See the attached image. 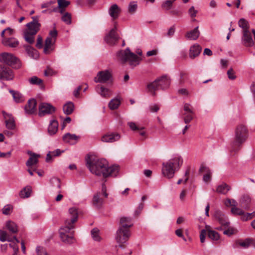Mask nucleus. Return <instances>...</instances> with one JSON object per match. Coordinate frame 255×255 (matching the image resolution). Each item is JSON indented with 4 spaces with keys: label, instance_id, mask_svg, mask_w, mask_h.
Listing matches in <instances>:
<instances>
[{
    "label": "nucleus",
    "instance_id": "a19ab883",
    "mask_svg": "<svg viewBox=\"0 0 255 255\" xmlns=\"http://www.w3.org/2000/svg\"><path fill=\"white\" fill-rule=\"evenodd\" d=\"M176 0H165L161 4V7L162 8L165 10H169L171 8L173 3Z\"/></svg>",
    "mask_w": 255,
    "mask_h": 255
},
{
    "label": "nucleus",
    "instance_id": "4be33fe9",
    "mask_svg": "<svg viewBox=\"0 0 255 255\" xmlns=\"http://www.w3.org/2000/svg\"><path fill=\"white\" fill-rule=\"evenodd\" d=\"M28 154L30 155V157L26 162V165L30 167V166L36 164L38 162V158L40 155L30 151H28Z\"/></svg>",
    "mask_w": 255,
    "mask_h": 255
},
{
    "label": "nucleus",
    "instance_id": "052dcab7",
    "mask_svg": "<svg viewBox=\"0 0 255 255\" xmlns=\"http://www.w3.org/2000/svg\"><path fill=\"white\" fill-rule=\"evenodd\" d=\"M57 36V31L56 30L53 29L49 32V36L47 37L51 38V39H54L55 40H56Z\"/></svg>",
    "mask_w": 255,
    "mask_h": 255
},
{
    "label": "nucleus",
    "instance_id": "4c0bfd02",
    "mask_svg": "<svg viewBox=\"0 0 255 255\" xmlns=\"http://www.w3.org/2000/svg\"><path fill=\"white\" fill-rule=\"evenodd\" d=\"M92 239L96 242H100L102 238L100 235V231L97 228H94L91 231Z\"/></svg>",
    "mask_w": 255,
    "mask_h": 255
},
{
    "label": "nucleus",
    "instance_id": "bf43d9fd",
    "mask_svg": "<svg viewBox=\"0 0 255 255\" xmlns=\"http://www.w3.org/2000/svg\"><path fill=\"white\" fill-rule=\"evenodd\" d=\"M11 209L12 207L10 205H5L2 209V213L4 215H9Z\"/></svg>",
    "mask_w": 255,
    "mask_h": 255
},
{
    "label": "nucleus",
    "instance_id": "a878e982",
    "mask_svg": "<svg viewBox=\"0 0 255 255\" xmlns=\"http://www.w3.org/2000/svg\"><path fill=\"white\" fill-rule=\"evenodd\" d=\"M200 31L198 30V26L195 27L193 30L186 33L185 37L187 39L195 40L199 36Z\"/></svg>",
    "mask_w": 255,
    "mask_h": 255
},
{
    "label": "nucleus",
    "instance_id": "c85d7f7f",
    "mask_svg": "<svg viewBox=\"0 0 255 255\" xmlns=\"http://www.w3.org/2000/svg\"><path fill=\"white\" fill-rule=\"evenodd\" d=\"M24 47L27 54L30 57L33 59L38 58L39 55L37 51L35 49L29 45H24Z\"/></svg>",
    "mask_w": 255,
    "mask_h": 255
},
{
    "label": "nucleus",
    "instance_id": "473e14b6",
    "mask_svg": "<svg viewBox=\"0 0 255 255\" xmlns=\"http://www.w3.org/2000/svg\"><path fill=\"white\" fill-rule=\"evenodd\" d=\"M121 99L119 97L115 98L110 101L109 107L111 110L117 109L121 104Z\"/></svg>",
    "mask_w": 255,
    "mask_h": 255
},
{
    "label": "nucleus",
    "instance_id": "f03ea898",
    "mask_svg": "<svg viewBox=\"0 0 255 255\" xmlns=\"http://www.w3.org/2000/svg\"><path fill=\"white\" fill-rule=\"evenodd\" d=\"M70 217L67 218L65 221V225L59 230V234L61 240L65 243L68 244H73L75 240L73 236L74 231H70L74 228V224L78 219V211L75 207L69 209Z\"/></svg>",
    "mask_w": 255,
    "mask_h": 255
},
{
    "label": "nucleus",
    "instance_id": "09e8293b",
    "mask_svg": "<svg viewBox=\"0 0 255 255\" xmlns=\"http://www.w3.org/2000/svg\"><path fill=\"white\" fill-rule=\"evenodd\" d=\"M7 234L6 232L0 230V241L1 242H5L6 241L8 242H12V240L11 239L7 238Z\"/></svg>",
    "mask_w": 255,
    "mask_h": 255
},
{
    "label": "nucleus",
    "instance_id": "b1692460",
    "mask_svg": "<svg viewBox=\"0 0 255 255\" xmlns=\"http://www.w3.org/2000/svg\"><path fill=\"white\" fill-rule=\"evenodd\" d=\"M121 10L117 4H113L109 9V13L113 19H117L119 15Z\"/></svg>",
    "mask_w": 255,
    "mask_h": 255
},
{
    "label": "nucleus",
    "instance_id": "a211bd4d",
    "mask_svg": "<svg viewBox=\"0 0 255 255\" xmlns=\"http://www.w3.org/2000/svg\"><path fill=\"white\" fill-rule=\"evenodd\" d=\"M56 40L51 38L47 37L45 41L43 52L46 54H49L54 50V45Z\"/></svg>",
    "mask_w": 255,
    "mask_h": 255
},
{
    "label": "nucleus",
    "instance_id": "603ef678",
    "mask_svg": "<svg viewBox=\"0 0 255 255\" xmlns=\"http://www.w3.org/2000/svg\"><path fill=\"white\" fill-rule=\"evenodd\" d=\"M58 8H65L68 6L70 2L67 0H58Z\"/></svg>",
    "mask_w": 255,
    "mask_h": 255
},
{
    "label": "nucleus",
    "instance_id": "13d9d810",
    "mask_svg": "<svg viewBox=\"0 0 255 255\" xmlns=\"http://www.w3.org/2000/svg\"><path fill=\"white\" fill-rule=\"evenodd\" d=\"M183 110L184 113H194L192 107L187 103L184 104Z\"/></svg>",
    "mask_w": 255,
    "mask_h": 255
},
{
    "label": "nucleus",
    "instance_id": "8fccbe9b",
    "mask_svg": "<svg viewBox=\"0 0 255 255\" xmlns=\"http://www.w3.org/2000/svg\"><path fill=\"white\" fill-rule=\"evenodd\" d=\"M62 20L67 24L71 23V15L68 12L65 13L62 17Z\"/></svg>",
    "mask_w": 255,
    "mask_h": 255
},
{
    "label": "nucleus",
    "instance_id": "c9c22d12",
    "mask_svg": "<svg viewBox=\"0 0 255 255\" xmlns=\"http://www.w3.org/2000/svg\"><path fill=\"white\" fill-rule=\"evenodd\" d=\"M6 228L11 233L14 234L18 231L17 226L16 224L11 221H8L6 223Z\"/></svg>",
    "mask_w": 255,
    "mask_h": 255
},
{
    "label": "nucleus",
    "instance_id": "2f4dec72",
    "mask_svg": "<svg viewBox=\"0 0 255 255\" xmlns=\"http://www.w3.org/2000/svg\"><path fill=\"white\" fill-rule=\"evenodd\" d=\"M237 246H240L244 249H248L251 246V238H247L245 240H240L236 242Z\"/></svg>",
    "mask_w": 255,
    "mask_h": 255
},
{
    "label": "nucleus",
    "instance_id": "393cba45",
    "mask_svg": "<svg viewBox=\"0 0 255 255\" xmlns=\"http://www.w3.org/2000/svg\"><path fill=\"white\" fill-rule=\"evenodd\" d=\"M200 171L201 172H205V174L203 176V180L205 182H208L211 179L212 172L209 168L205 166L202 165L200 168Z\"/></svg>",
    "mask_w": 255,
    "mask_h": 255
},
{
    "label": "nucleus",
    "instance_id": "f704fd0d",
    "mask_svg": "<svg viewBox=\"0 0 255 255\" xmlns=\"http://www.w3.org/2000/svg\"><path fill=\"white\" fill-rule=\"evenodd\" d=\"M231 189V187L225 183H223L219 185L216 189V191L220 194H226Z\"/></svg>",
    "mask_w": 255,
    "mask_h": 255
},
{
    "label": "nucleus",
    "instance_id": "2eb2a0df",
    "mask_svg": "<svg viewBox=\"0 0 255 255\" xmlns=\"http://www.w3.org/2000/svg\"><path fill=\"white\" fill-rule=\"evenodd\" d=\"M95 90L103 98H108L112 95V91L110 89L105 88L102 85H97Z\"/></svg>",
    "mask_w": 255,
    "mask_h": 255
},
{
    "label": "nucleus",
    "instance_id": "dca6fc26",
    "mask_svg": "<svg viewBox=\"0 0 255 255\" xmlns=\"http://www.w3.org/2000/svg\"><path fill=\"white\" fill-rule=\"evenodd\" d=\"M242 41L243 44L246 47H251L254 45L252 35L249 30H246L243 32Z\"/></svg>",
    "mask_w": 255,
    "mask_h": 255
},
{
    "label": "nucleus",
    "instance_id": "cd10ccee",
    "mask_svg": "<svg viewBox=\"0 0 255 255\" xmlns=\"http://www.w3.org/2000/svg\"><path fill=\"white\" fill-rule=\"evenodd\" d=\"M58 123L56 120H51L48 128V131L50 135L54 134L57 131Z\"/></svg>",
    "mask_w": 255,
    "mask_h": 255
},
{
    "label": "nucleus",
    "instance_id": "9b49d317",
    "mask_svg": "<svg viewBox=\"0 0 255 255\" xmlns=\"http://www.w3.org/2000/svg\"><path fill=\"white\" fill-rule=\"evenodd\" d=\"M55 111V108L51 104L46 103H42L39 106V116L42 117L46 115L53 114Z\"/></svg>",
    "mask_w": 255,
    "mask_h": 255
},
{
    "label": "nucleus",
    "instance_id": "20e7f679",
    "mask_svg": "<svg viewBox=\"0 0 255 255\" xmlns=\"http://www.w3.org/2000/svg\"><path fill=\"white\" fill-rule=\"evenodd\" d=\"M119 59L123 63L128 62L132 68L138 65L141 59L133 53L128 48L125 50H121L117 53Z\"/></svg>",
    "mask_w": 255,
    "mask_h": 255
},
{
    "label": "nucleus",
    "instance_id": "aec40b11",
    "mask_svg": "<svg viewBox=\"0 0 255 255\" xmlns=\"http://www.w3.org/2000/svg\"><path fill=\"white\" fill-rule=\"evenodd\" d=\"M202 50V47L198 44L191 46L189 49V56L191 59H194L198 56Z\"/></svg>",
    "mask_w": 255,
    "mask_h": 255
},
{
    "label": "nucleus",
    "instance_id": "f257e3e1",
    "mask_svg": "<svg viewBox=\"0 0 255 255\" xmlns=\"http://www.w3.org/2000/svg\"><path fill=\"white\" fill-rule=\"evenodd\" d=\"M86 165L90 172L97 176L107 177L109 176L115 177L117 175L119 168L118 166L109 167L108 162L104 159H97L93 156H89L86 159Z\"/></svg>",
    "mask_w": 255,
    "mask_h": 255
},
{
    "label": "nucleus",
    "instance_id": "ea45409f",
    "mask_svg": "<svg viewBox=\"0 0 255 255\" xmlns=\"http://www.w3.org/2000/svg\"><path fill=\"white\" fill-rule=\"evenodd\" d=\"M31 189L30 187H26L23 188L20 192L19 195L21 198H28L30 196Z\"/></svg>",
    "mask_w": 255,
    "mask_h": 255
},
{
    "label": "nucleus",
    "instance_id": "423d86ee",
    "mask_svg": "<svg viewBox=\"0 0 255 255\" xmlns=\"http://www.w3.org/2000/svg\"><path fill=\"white\" fill-rule=\"evenodd\" d=\"M170 85V79L166 75L162 76L156 79L153 82L147 85L149 91L153 95H155V92L158 89L165 90L169 87Z\"/></svg>",
    "mask_w": 255,
    "mask_h": 255
},
{
    "label": "nucleus",
    "instance_id": "f3484780",
    "mask_svg": "<svg viewBox=\"0 0 255 255\" xmlns=\"http://www.w3.org/2000/svg\"><path fill=\"white\" fill-rule=\"evenodd\" d=\"M2 44L11 48H16L19 45L18 40L14 37L3 38L1 40Z\"/></svg>",
    "mask_w": 255,
    "mask_h": 255
},
{
    "label": "nucleus",
    "instance_id": "79ce46f5",
    "mask_svg": "<svg viewBox=\"0 0 255 255\" xmlns=\"http://www.w3.org/2000/svg\"><path fill=\"white\" fill-rule=\"evenodd\" d=\"M28 81L31 85H40L43 82V81L41 79H39L36 76H33L29 78Z\"/></svg>",
    "mask_w": 255,
    "mask_h": 255
},
{
    "label": "nucleus",
    "instance_id": "412c9836",
    "mask_svg": "<svg viewBox=\"0 0 255 255\" xmlns=\"http://www.w3.org/2000/svg\"><path fill=\"white\" fill-rule=\"evenodd\" d=\"M121 136L118 133H111L103 135L101 140L105 142H113L120 139Z\"/></svg>",
    "mask_w": 255,
    "mask_h": 255
},
{
    "label": "nucleus",
    "instance_id": "6e6552de",
    "mask_svg": "<svg viewBox=\"0 0 255 255\" xmlns=\"http://www.w3.org/2000/svg\"><path fill=\"white\" fill-rule=\"evenodd\" d=\"M0 62L12 66L16 69H18L21 67L19 60L12 54L8 52H3L0 54Z\"/></svg>",
    "mask_w": 255,
    "mask_h": 255
},
{
    "label": "nucleus",
    "instance_id": "0eeeda50",
    "mask_svg": "<svg viewBox=\"0 0 255 255\" xmlns=\"http://www.w3.org/2000/svg\"><path fill=\"white\" fill-rule=\"evenodd\" d=\"M130 227H131L130 225L124 224L123 226H120L117 230L115 239L117 243L119 244L120 248H123V244L128 240L130 236L129 230Z\"/></svg>",
    "mask_w": 255,
    "mask_h": 255
},
{
    "label": "nucleus",
    "instance_id": "c03bdc74",
    "mask_svg": "<svg viewBox=\"0 0 255 255\" xmlns=\"http://www.w3.org/2000/svg\"><path fill=\"white\" fill-rule=\"evenodd\" d=\"M238 24L239 26L244 29V31L248 30L249 23L248 21L246 20L245 18H241L239 21Z\"/></svg>",
    "mask_w": 255,
    "mask_h": 255
},
{
    "label": "nucleus",
    "instance_id": "ddd939ff",
    "mask_svg": "<svg viewBox=\"0 0 255 255\" xmlns=\"http://www.w3.org/2000/svg\"><path fill=\"white\" fill-rule=\"evenodd\" d=\"M13 78V72L9 68L0 67V79L3 80H11Z\"/></svg>",
    "mask_w": 255,
    "mask_h": 255
},
{
    "label": "nucleus",
    "instance_id": "72a5a7b5",
    "mask_svg": "<svg viewBox=\"0 0 255 255\" xmlns=\"http://www.w3.org/2000/svg\"><path fill=\"white\" fill-rule=\"evenodd\" d=\"M250 202L251 199L248 195L243 196L240 200V203L241 204L242 207L245 209H249Z\"/></svg>",
    "mask_w": 255,
    "mask_h": 255
},
{
    "label": "nucleus",
    "instance_id": "e433bc0d",
    "mask_svg": "<svg viewBox=\"0 0 255 255\" xmlns=\"http://www.w3.org/2000/svg\"><path fill=\"white\" fill-rule=\"evenodd\" d=\"M103 200L100 197L99 193H97L93 197V203L95 206L100 208L103 203Z\"/></svg>",
    "mask_w": 255,
    "mask_h": 255
},
{
    "label": "nucleus",
    "instance_id": "a18cd8bd",
    "mask_svg": "<svg viewBox=\"0 0 255 255\" xmlns=\"http://www.w3.org/2000/svg\"><path fill=\"white\" fill-rule=\"evenodd\" d=\"M194 113H184V121L185 124L189 123L193 118Z\"/></svg>",
    "mask_w": 255,
    "mask_h": 255
},
{
    "label": "nucleus",
    "instance_id": "39448f33",
    "mask_svg": "<svg viewBox=\"0 0 255 255\" xmlns=\"http://www.w3.org/2000/svg\"><path fill=\"white\" fill-rule=\"evenodd\" d=\"M247 128L245 126L240 125L235 130V137L232 143V150L238 151L241 144L245 141L247 137Z\"/></svg>",
    "mask_w": 255,
    "mask_h": 255
},
{
    "label": "nucleus",
    "instance_id": "864d4df0",
    "mask_svg": "<svg viewBox=\"0 0 255 255\" xmlns=\"http://www.w3.org/2000/svg\"><path fill=\"white\" fill-rule=\"evenodd\" d=\"M231 212L235 215H242L244 214V211L239 208H238L237 207H232L231 209Z\"/></svg>",
    "mask_w": 255,
    "mask_h": 255
},
{
    "label": "nucleus",
    "instance_id": "6ab92c4d",
    "mask_svg": "<svg viewBox=\"0 0 255 255\" xmlns=\"http://www.w3.org/2000/svg\"><path fill=\"white\" fill-rule=\"evenodd\" d=\"M36 101L34 99L28 100V104L25 106V112L26 114L31 115L34 113L36 111Z\"/></svg>",
    "mask_w": 255,
    "mask_h": 255
},
{
    "label": "nucleus",
    "instance_id": "69168bd1",
    "mask_svg": "<svg viewBox=\"0 0 255 255\" xmlns=\"http://www.w3.org/2000/svg\"><path fill=\"white\" fill-rule=\"evenodd\" d=\"M151 112H157L159 110V106L157 104H152L149 106Z\"/></svg>",
    "mask_w": 255,
    "mask_h": 255
},
{
    "label": "nucleus",
    "instance_id": "49530a36",
    "mask_svg": "<svg viewBox=\"0 0 255 255\" xmlns=\"http://www.w3.org/2000/svg\"><path fill=\"white\" fill-rule=\"evenodd\" d=\"M208 236L209 238L215 241H217L220 238L219 235L217 232L212 230L208 231Z\"/></svg>",
    "mask_w": 255,
    "mask_h": 255
},
{
    "label": "nucleus",
    "instance_id": "5701e85b",
    "mask_svg": "<svg viewBox=\"0 0 255 255\" xmlns=\"http://www.w3.org/2000/svg\"><path fill=\"white\" fill-rule=\"evenodd\" d=\"M3 115L5 120V122L6 128L9 129H14L15 125L12 116L10 114H6L4 112H3Z\"/></svg>",
    "mask_w": 255,
    "mask_h": 255
},
{
    "label": "nucleus",
    "instance_id": "c756f323",
    "mask_svg": "<svg viewBox=\"0 0 255 255\" xmlns=\"http://www.w3.org/2000/svg\"><path fill=\"white\" fill-rule=\"evenodd\" d=\"M9 92L12 95L13 100L16 103H21L24 100L23 96L19 92L12 90H9Z\"/></svg>",
    "mask_w": 255,
    "mask_h": 255
},
{
    "label": "nucleus",
    "instance_id": "680f3d73",
    "mask_svg": "<svg viewBox=\"0 0 255 255\" xmlns=\"http://www.w3.org/2000/svg\"><path fill=\"white\" fill-rule=\"evenodd\" d=\"M206 235V231L204 229L202 230L200 234V239L202 243H203L205 240Z\"/></svg>",
    "mask_w": 255,
    "mask_h": 255
},
{
    "label": "nucleus",
    "instance_id": "e2e57ef3",
    "mask_svg": "<svg viewBox=\"0 0 255 255\" xmlns=\"http://www.w3.org/2000/svg\"><path fill=\"white\" fill-rule=\"evenodd\" d=\"M252 218V214L247 213H244V214L241 217V219L244 221H246L248 220L251 219Z\"/></svg>",
    "mask_w": 255,
    "mask_h": 255
},
{
    "label": "nucleus",
    "instance_id": "bb28decb",
    "mask_svg": "<svg viewBox=\"0 0 255 255\" xmlns=\"http://www.w3.org/2000/svg\"><path fill=\"white\" fill-rule=\"evenodd\" d=\"M79 137L75 134H71L67 133L63 136V139L65 142L69 143L70 144H74L78 140Z\"/></svg>",
    "mask_w": 255,
    "mask_h": 255
},
{
    "label": "nucleus",
    "instance_id": "0e129e2a",
    "mask_svg": "<svg viewBox=\"0 0 255 255\" xmlns=\"http://www.w3.org/2000/svg\"><path fill=\"white\" fill-rule=\"evenodd\" d=\"M42 38L40 36H38L36 44V47L38 49H41L42 47Z\"/></svg>",
    "mask_w": 255,
    "mask_h": 255
},
{
    "label": "nucleus",
    "instance_id": "37998d69",
    "mask_svg": "<svg viewBox=\"0 0 255 255\" xmlns=\"http://www.w3.org/2000/svg\"><path fill=\"white\" fill-rule=\"evenodd\" d=\"M137 8V4L136 1H131L128 6V11L131 13L133 14Z\"/></svg>",
    "mask_w": 255,
    "mask_h": 255
},
{
    "label": "nucleus",
    "instance_id": "5fc2aeb1",
    "mask_svg": "<svg viewBox=\"0 0 255 255\" xmlns=\"http://www.w3.org/2000/svg\"><path fill=\"white\" fill-rule=\"evenodd\" d=\"M13 239L15 240L16 243H10L9 244V246L12 249L13 251H18L19 247L17 244L19 243V240L16 238V237H14Z\"/></svg>",
    "mask_w": 255,
    "mask_h": 255
},
{
    "label": "nucleus",
    "instance_id": "7c9ffc66",
    "mask_svg": "<svg viewBox=\"0 0 255 255\" xmlns=\"http://www.w3.org/2000/svg\"><path fill=\"white\" fill-rule=\"evenodd\" d=\"M74 109V104L71 102H67L63 107L64 114L69 115L72 113Z\"/></svg>",
    "mask_w": 255,
    "mask_h": 255
},
{
    "label": "nucleus",
    "instance_id": "338daca9",
    "mask_svg": "<svg viewBox=\"0 0 255 255\" xmlns=\"http://www.w3.org/2000/svg\"><path fill=\"white\" fill-rule=\"evenodd\" d=\"M175 32V27L174 26H171L168 30V32L167 33V35L170 37L172 36Z\"/></svg>",
    "mask_w": 255,
    "mask_h": 255
},
{
    "label": "nucleus",
    "instance_id": "4468645a",
    "mask_svg": "<svg viewBox=\"0 0 255 255\" xmlns=\"http://www.w3.org/2000/svg\"><path fill=\"white\" fill-rule=\"evenodd\" d=\"M215 218L225 228H227L229 226L230 223L228 219L221 211L217 210L215 212Z\"/></svg>",
    "mask_w": 255,
    "mask_h": 255
},
{
    "label": "nucleus",
    "instance_id": "4d7b16f0",
    "mask_svg": "<svg viewBox=\"0 0 255 255\" xmlns=\"http://www.w3.org/2000/svg\"><path fill=\"white\" fill-rule=\"evenodd\" d=\"M227 75L228 77L230 80H234L236 78L235 72L232 68H230L229 70H228L227 71Z\"/></svg>",
    "mask_w": 255,
    "mask_h": 255
},
{
    "label": "nucleus",
    "instance_id": "f8f14e48",
    "mask_svg": "<svg viewBox=\"0 0 255 255\" xmlns=\"http://www.w3.org/2000/svg\"><path fill=\"white\" fill-rule=\"evenodd\" d=\"M32 18L33 21L27 23V29L25 31L33 34H36L39 29L40 24L38 21L37 16H33Z\"/></svg>",
    "mask_w": 255,
    "mask_h": 255
},
{
    "label": "nucleus",
    "instance_id": "58836bf2",
    "mask_svg": "<svg viewBox=\"0 0 255 255\" xmlns=\"http://www.w3.org/2000/svg\"><path fill=\"white\" fill-rule=\"evenodd\" d=\"M35 35L25 31L24 32V38L26 42L29 44H32L34 41Z\"/></svg>",
    "mask_w": 255,
    "mask_h": 255
},
{
    "label": "nucleus",
    "instance_id": "774afa93",
    "mask_svg": "<svg viewBox=\"0 0 255 255\" xmlns=\"http://www.w3.org/2000/svg\"><path fill=\"white\" fill-rule=\"evenodd\" d=\"M63 152V151H61L59 149H57L53 151H51V153L53 157L60 155Z\"/></svg>",
    "mask_w": 255,
    "mask_h": 255
},
{
    "label": "nucleus",
    "instance_id": "de8ad7c7",
    "mask_svg": "<svg viewBox=\"0 0 255 255\" xmlns=\"http://www.w3.org/2000/svg\"><path fill=\"white\" fill-rule=\"evenodd\" d=\"M128 125L130 128L133 131H137L138 130L143 129L144 128L143 127H139L134 122H128Z\"/></svg>",
    "mask_w": 255,
    "mask_h": 255
},
{
    "label": "nucleus",
    "instance_id": "7ed1b4c3",
    "mask_svg": "<svg viewBox=\"0 0 255 255\" xmlns=\"http://www.w3.org/2000/svg\"><path fill=\"white\" fill-rule=\"evenodd\" d=\"M183 160L182 157L176 154L168 160L163 162L162 168V173L163 175L171 179L173 177L175 173L179 170L183 164Z\"/></svg>",
    "mask_w": 255,
    "mask_h": 255
},
{
    "label": "nucleus",
    "instance_id": "3c124183",
    "mask_svg": "<svg viewBox=\"0 0 255 255\" xmlns=\"http://www.w3.org/2000/svg\"><path fill=\"white\" fill-rule=\"evenodd\" d=\"M121 226H123L124 224H127L128 225H130L131 227L132 226L131 223V218L128 217H122L121 219Z\"/></svg>",
    "mask_w": 255,
    "mask_h": 255
},
{
    "label": "nucleus",
    "instance_id": "6e6d98bb",
    "mask_svg": "<svg viewBox=\"0 0 255 255\" xmlns=\"http://www.w3.org/2000/svg\"><path fill=\"white\" fill-rule=\"evenodd\" d=\"M198 10H196L194 6H192L188 10V13L191 18H194L196 16Z\"/></svg>",
    "mask_w": 255,
    "mask_h": 255
},
{
    "label": "nucleus",
    "instance_id": "1a4fd4ad",
    "mask_svg": "<svg viewBox=\"0 0 255 255\" xmlns=\"http://www.w3.org/2000/svg\"><path fill=\"white\" fill-rule=\"evenodd\" d=\"M112 75L108 70L101 71L98 72L97 76L94 78V81L96 83H106L111 81Z\"/></svg>",
    "mask_w": 255,
    "mask_h": 255
},
{
    "label": "nucleus",
    "instance_id": "9d476101",
    "mask_svg": "<svg viewBox=\"0 0 255 255\" xmlns=\"http://www.w3.org/2000/svg\"><path fill=\"white\" fill-rule=\"evenodd\" d=\"M116 30V23H115L114 27L105 37V41L109 45H113L115 44L119 38Z\"/></svg>",
    "mask_w": 255,
    "mask_h": 255
}]
</instances>
